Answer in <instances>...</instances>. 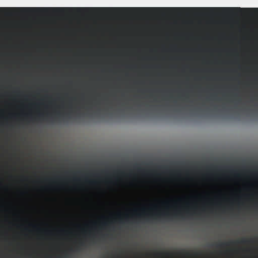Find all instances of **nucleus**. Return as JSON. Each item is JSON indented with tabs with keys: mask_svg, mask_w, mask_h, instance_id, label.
Wrapping results in <instances>:
<instances>
[{
	"mask_svg": "<svg viewBox=\"0 0 258 258\" xmlns=\"http://www.w3.org/2000/svg\"><path fill=\"white\" fill-rule=\"evenodd\" d=\"M0 11L5 12H21V13H30V12H64L66 11H70V8H0Z\"/></svg>",
	"mask_w": 258,
	"mask_h": 258,
	"instance_id": "obj_1",
	"label": "nucleus"
},
{
	"mask_svg": "<svg viewBox=\"0 0 258 258\" xmlns=\"http://www.w3.org/2000/svg\"><path fill=\"white\" fill-rule=\"evenodd\" d=\"M181 216L182 217H183V215L182 214H179L178 213H174L172 215L169 214L168 213H156L153 214L150 216V217L153 218V219H157L159 217H166V218H170V217H174L176 218L178 216Z\"/></svg>",
	"mask_w": 258,
	"mask_h": 258,
	"instance_id": "obj_2",
	"label": "nucleus"
},
{
	"mask_svg": "<svg viewBox=\"0 0 258 258\" xmlns=\"http://www.w3.org/2000/svg\"><path fill=\"white\" fill-rule=\"evenodd\" d=\"M252 241V239L247 240L246 239L243 238L240 241H230V242L220 243L217 244L216 247H223L229 245L230 244H233L234 243L245 244V243L251 242Z\"/></svg>",
	"mask_w": 258,
	"mask_h": 258,
	"instance_id": "obj_3",
	"label": "nucleus"
},
{
	"mask_svg": "<svg viewBox=\"0 0 258 258\" xmlns=\"http://www.w3.org/2000/svg\"><path fill=\"white\" fill-rule=\"evenodd\" d=\"M157 254H165V255H169L170 254V253H169V252H164V253L158 252V253H157Z\"/></svg>",
	"mask_w": 258,
	"mask_h": 258,
	"instance_id": "obj_4",
	"label": "nucleus"
},
{
	"mask_svg": "<svg viewBox=\"0 0 258 258\" xmlns=\"http://www.w3.org/2000/svg\"><path fill=\"white\" fill-rule=\"evenodd\" d=\"M185 253H186V254H187V255H188V254H189V252H185Z\"/></svg>",
	"mask_w": 258,
	"mask_h": 258,
	"instance_id": "obj_5",
	"label": "nucleus"
},
{
	"mask_svg": "<svg viewBox=\"0 0 258 258\" xmlns=\"http://www.w3.org/2000/svg\"><path fill=\"white\" fill-rule=\"evenodd\" d=\"M107 224V223H103V225H106Z\"/></svg>",
	"mask_w": 258,
	"mask_h": 258,
	"instance_id": "obj_6",
	"label": "nucleus"
},
{
	"mask_svg": "<svg viewBox=\"0 0 258 258\" xmlns=\"http://www.w3.org/2000/svg\"><path fill=\"white\" fill-rule=\"evenodd\" d=\"M80 245H83V242H81V243H80Z\"/></svg>",
	"mask_w": 258,
	"mask_h": 258,
	"instance_id": "obj_7",
	"label": "nucleus"
},
{
	"mask_svg": "<svg viewBox=\"0 0 258 258\" xmlns=\"http://www.w3.org/2000/svg\"><path fill=\"white\" fill-rule=\"evenodd\" d=\"M72 250H73V249H70V251H72Z\"/></svg>",
	"mask_w": 258,
	"mask_h": 258,
	"instance_id": "obj_8",
	"label": "nucleus"
}]
</instances>
